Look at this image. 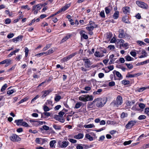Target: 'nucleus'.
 <instances>
[{
	"label": "nucleus",
	"instance_id": "43",
	"mask_svg": "<svg viewBox=\"0 0 149 149\" xmlns=\"http://www.w3.org/2000/svg\"><path fill=\"white\" fill-rule=\"evenodd\" d=\"M28 98L27 97L24 98L23 99H22L20 101H19V102H18V103L19 104H20L24 102H26V101H27V100H28Z\"/></svg>",
	"mask_w": 149,
	"mask_h": 149
},
{
	"label": "nucleus",
	"instance_id": "54",
	"mask_svg": "<svg viewBox=\"0 0 149 149\" xmlns=\"http://www.w3.org/2000/svg\"><path fill=\"white\" fill-rule=\"evenodd\" d=\"M147 136L145 135H144V134H143L141 135L137 139L138 141L140 140L141 139L143 138L144 137H146Z\"/></svg>",
	"mask_w": 149,
	"mask_h": 149
},
{
	"label": "nucleus",
	"instance_id": "19",
	"mask_svg": "<svg viewBox=\"0 0 149 149\" xmlns=\"http://www.w3.org/2000/svg\"><path fill=\"white\" fill-rule=\"evenodd\" d=\"M86 99L85 102L88 101H91L93 100V97L92 95H86Z\"/></svg>",
	"mask_w": 149,
	"mask_h": 149
},
{
	"label": "nucleus",
	"instance_id": "57",
	"mask_svg": "<svg viewBox=\"0 0 149 149\" xmlns=\"http://www.w3.org/2000/svg\"><path fill=\"white\" fill-rule=\"evenodd\" d=\"M131 142L132 141L131 140H129L128 141H125L124 142L123 144L125 146H126L130 144L131 143Z\"/></svg>",
	"mask_w": 149,
	"mask_h": 149
},
{
	"label": "nucleus",
	"instance_id": "59",
	"mask_svg": "<svg viewBox=\"0 0 149 149\" xmlns=\"http://www.w3.org/2000/svg\"><path fill=\"white\" fill-rule=\"evenodd\" d=\"M112 37V34L111 33H109L107 34V38L109 39H110Z\"/></svg>",
	"mask_w": 149,
	"mask_h": 149
},
{
	"label": "nucleus",
	"instance_id": "40",
	"mask_svg": "<svg viewBox=\"0 0 149 149\" xmlns=\"http://www.w3.org/2000/svg\"><path fill=\"white\" fill-rule=\"evenodd\" d=\"M8 86L6 84H4L2 87L1 89V92H3L5 90L6 88Z\"/></svg>",
	"mask_w": 149,
	"mask_h": 149
},
{
	"label": "nucleus",
	"instance_id": "49",
	"mask_svg": "<svg viewBox=\"0 0 149 149\" xmlns=\"http://www.w3.org/2000/svg\"><path fill=\"white\" fill-rule=\"evenodd\" d=\"M45 55V52H42V53L38 54L35 55V56H36L38 57H40L43 55Z\"/></svg>",
	"mask_w": 149,
	"mask_h": 149
},
{
	"label": "nucleus",
	"instance_id": "38",
	"mask_svg": "<svg viewBox=\"0 0 149 149\" xmlns=\"http://www.w3.org/2000/svg\"><path fill=\"white\" fill-rule=\"evenodd\" d=\"M122 83L125 85H128L130 84V81L128 80H123L122 81Z\"/></svg>",
	"mask_w": 149,
	"mask_h": 149
},
{
	"label": "nucleus",
	"instance_id": "17",
	"mask_svg": "<svg viewBox=\"0 0 149 149\" xmlns=\"http://www.w3.org/2000/svg\"><path fill=\"white\" fill-rule=\"evenodd\" d=\"M71 36V35L70 33L67 34L66 36L64 37L62 40L61 41V43H62L63 42L65 41L69 38H70Z\"/></svg>",
	"mask_w": 149,
	"mask_h": 149
},
{
	"label": "nucleus",
	"instance_id": "23",
	"mask_svg": "<svg viewBox=\"0 0 149 149\" xmlns=\"http://www.w3.org/2000/svg\"><path fill=\"white\" fill-rule=\"evenodd\" d=\"M41 8L39 5L38 4L36 6H33L32 8V11H34L35 10H39Z\"/></svg>",
	"mask_w": 149,
	"mask_h": 149
},
{
	"label": "nucleus",
	"instance_id": "48",
	"mask_svg": "<svg viewBox=\"0 0 149 149\" xmlns=\"http://www.w3.org/2000/svg\"><path fill=\"white\" fill-rule=\"evenodd\" d=\"M137 43L138 44L140 45V46H141L142 45H146V43L144 42H143L141 41L138 40L137 41Z\"/></svg>",
	"mask_w": 149,
	"mask_h": 149
},
{
	"label": "nucleus",
	"instance_id": "20",
	"mask_svg": "<svg viewBox=\"0 0 149 149\" xmlns=\"http://www.w3.org/2000/svg\"><path fill=\"white\" fill-rule=\"evenodd\" d=\"M23 120V119L17 120L15 121V123L18 126H22Z\"/></svg>",
	"mask_w": 149,
	"mask_h": 149
},
{
	"label": "nucleus",
	"instance_id": "45",
	"mask_svg": "<svg viewBox=\"0 0 149 149\" xmlns=\"http://www.w3.org/2000/svg\"><path fill=\"white\" fill-rule=\"evenodd\" d=\"M125 64L127 66V67L129 69H131L133 68V67L132 64L130 63L128 64L125 63Z\"/></svg>",
	"mask_w": 149,
	"mask_h": 149
},
{
	"label": "nucleus",
	"instance_id": "33",
	"mask_svg": "<svg viewBox=\"0 0 149 149\" xmlns=\"http://www.w3.org/2000/svg\"><path fill=\"white\" fill-rule=\"evenodd\" d=\"M51 46V44H47L46 45V46L43 49L42 51H45L46 50H47Z\"/></svg>",
	"mask_w": 149,
	"mask_h": 149
},
{
	"label": "nucleus",
	"instance_id": "58",
	"mask_svg": "<svg viewBox=\"0 0 149 149\" xmlns=\"http://www.w3.org/2000/svg\"><path fill=\"white\" fill-rule=\"evenodd\" d=\"M61 99V97L59 95H58L56 96L54 98L55 100L56 101L58 102Z\"/></svg>",
	"mask_w": 149,
	"mask_h": 149
},
{
	"label": "nucleus",
	"instance_id": "10",
	"mask_svg": "<svg viewBox=\"0 0 149 149\" xmlns=\"http://www.w3.org/2000/svg\"><path fill=\"white\" fill-rule=\"evenodd\" d=\"M77 54V52L72 53L68 56L64 58H63V61H67L71 59L74 56Z\"/></svg>",
	"mask_w": 149,
	"mask_h": 149
},
{
	"label": "nucleus",
	"instance_id": "53",
	"mask_svg": "<svg viewBox=\"0 0 149 149\" xmlns=\"http://www.w3.org/2000/svg\"><path fill=\"white\" fill-rule=\"evenodd\" d=\"M122 20L123 22H125L126 23H128L129 22L127 18H126L125 17H123Z\"/></svg>",
	"mask_w": 149,
	"mask_h": 149
},
{
	"label": "nucleus",
	"instance_id": "5",
	"mask_svg": "<svg viewBox=\"0 0 149 149\" xmlns=\"http://www.w3.org/2000/svg\"><path fill=\"white\" fill-rule=\"evenodd\" d=\"M137 121L135 120H131L129 121L128 123L125 126V127L127 129H130L134 125L137 123Z\"/></svg>",
	"mask_w": 149,
	"mask_h": 149
},
{
	"label": "nucleus",
	"instance_id": "51",
	"mask_svg": "<svg viewBox=\"0 0 149 149\" xmlns=\"http://www.w3.org/2000/svg\"><path fill=\"white\" fill-rule=\"evenodd\" d=\"M127 113H125L124 112H123L121 115V118H124L125 117H127Z\"/></svg>",
	"mask_w": 149,
	"mask_h": 149
},
{
	"label": "nucleus",
	"instance_id": "56",
	"mask_svg": "<svg viewBox=\"0 0 149 149\" xmlns=\"http://www.w3.org/2000/svg\"><path fill=\"white\" fill-rule=\"evenodd\" d=\"M11 60L10 59H6L5 60V64H11Z\"/></svg>",
	"mask_w": 149,
	"mask_h": 149
},
{
	"label": "nucleus",
	"instance_id": "9",
	"mask_svg": "<svg viewBox=\"0 0 149 149\" xmlns=\"http://www.w3.org/2000/svg\"><path fill=\"white\" fill-rule=\"evenodd\" d=\"M52 92V90L51 89L42 91V95L41 96V97L42 98H44L47 95H49Z\"/></svg>",
	"mask_w": 149,
	"mask_h": 149
},
{
	"label": "nucleus",
	"instance_id": "29",
	"mask_svg": "<svg viewBox=\"0 0 149 149\" xmlns=\"http://www.w3.org/2000/svg\"><path fill=\"white\" fill-rule=\"evenodd\" d=\"M95 56L98 57H102L104 56V55H101L99 52L96 51L95 53Z\"/></svg>",
	"mask_w": 149,
	"mask_h": 149
},
{
	"label": "nucleus",
	"instance_id": "35",
	"mask_svg": "<svg viewBox=\"0 0 149 149\" xmlns=\"http://www.w3.org/2000/svg\"><path fill=\"white\" fill-rule=\"evenodd\" d=\"M115 74L117 77L120 78V79H122V76L121 74L119 72L117 71H115Z\"/></svg>",
	"mask_w": 149,
	"mask_h": 149
},
{
	"label": "nucleus",
	"instance_id": "52",
	"mask_svg": "<svg viewBox=\"0 0 149 149\" xmlns=\"http://www.w3.org/2000/svg\"><path fill=\"white\" fill-rule=\"evenodd\" d=\"M139 107L141 109H143L145 107V105L143 103H140L139 104Z\"/></svg>",
	"mask_w": 149,
	"mask_h": 149
},
{
	"label": "nucleus",
	"instance_id": "32",
	"mask_svg": "<svg viewBox=\"0 0 149 149\" xmlns=\"http://www.w3.org/2000/svg\"><path fill=\"white\" fill-rule=\"evenodd\" d=\"M111 10L110 7H107L105 8V11L106 14H108L110 12Z\"/></svg>",
	"mask_w": 149,
	"mask_h": 149
},
{
	"label": "nucleus",
	"instance_id": "46",
	"mask_svg": "<svg viewBox=\"0 0 149 149\" xmlns=\"http://www.w3.org/2000/svg\"><path fill=\"white\" fill-rule=\"evenodd\" d=\"M146 118V116L144 115L140 116L138 117V119L140 120L144 119Z\"/></svg>",
	"mask_w": 149,
	"mask_h": 149
},
{
	"label": "nucleus",
	"instance_id": "27",
	"mask_svg": "<svg viewBox=\"0 0 149 149\" xmlns=\"http://www.w3.org/2000/svg\"><path fill=\"white\" fill-rule=\"evenodd\" d=\"M84 127L86 128H91L95 127V125L93 124L85 125Z\"/></svg>",
	"mask_w": 149,
	"mask_h": 149
},
{
	"label": "nucleus",
	"instance_id": "15",
	"mask_svg": "<svg viewBox=\"0 0 149 149\" xmlns=\"http://www.w3.org/2000/svg\"><path fill=\"white\" fill-rule=\"evenodd\" d=\"M141 54H142V55L139 57V58H145L147 56V53L145 50L144 49L141 50Z\"/></svg>",
	"mask_w": 149,
	"mask_h": 149
},
{
	"label": "nucleus",
	"instance_id": "55",
	"mask_svg": "<svg viewBox=\"0 0 149 149\" xmlns=\"http://www.w3.org/2000/svg\"><path fill=\"white\" fill-rule=\"evenodd\" d=\"M68 140L70 142L73 143H75L77 142L76 140L72 139H69Z\"/></svg>",
	"mask_w": 149,
	"mask_h": 149
},
{
	"label": "nucleus",
	"instance_id": "12",
	"mask_svg": "<svg viewBox=\"0 0 149 149\" xmlns=\"http://www.w3.org/2000/svg\"><path fill=\"white\" fill-rule=\"evenodd\" d=\"M123 12L125 14H127L130 13V8L128 6L124 7L122 8Z\"/></svg>",
	"mask_w": 149,
	"mask_h": 149
},
{
	"label": "nucleus",
	"instance_id": "28",
	"mask_svg": "<svg viewBox=\"0 0 149 149\" xmlns=\"http://www.w3.org/2000/svg\"><path fill=\"white\" fill-rule=\"evenodd\" d=\"M86 95H83L79 97V99L80 100L85 102V100L86 99Z\"/></svg>",
	"mask_w": 149,
	"mask_h": 149
},
{
	"label": "nucleus",
	"instance_id": "7",
	"mask_svg": "<svg viewBox=\"0 0 149 149\" xmlns=\"http://www.w3.org/2000/svg\"><path fill=\"white\" fill-rule=\"evenodd\" d=\"M83 61H84L85 67L86 68H89L90 67L91 65V63L90 60L88 58H85L83 59Z\"/></svg>",
	"mask_w": 149,
	"mask_h": 149
},
{
	"label": "nucleus",
	"instance_id": "11",
	"mask_svg": "<svg viewBox=\"0 0 149 149\" xmlns=\"http://www.w3.org/2000/svg\"><path fill=\"white\" fill-rule=\"evenodd\" d=\"M119 34L118 36V37L119 38H122L125 37V32L124 29H120L119 30Z\"/></svg>",
	"mask_w": 149,
	"mask_h": 149
},
{
	"label": "nucleus",
	"instance_id": "37",
	"mask_svg": "<svg viewBox=\"0 0 149 149\" xmlns=\"http://www.w3.org/2000/svg\"><path fill=\"white\" fill-rule=\"evenodd\" d=\"M89 25L90 26H93V27L95 28H96L97 27V25L95 24L94 22L92 21H90L89 22Z\"/></svg>",
	"mask_w": 149,
	"mask_h": 149
},
{
	"label": "nucleus",
	"instance_id": "62",
	"mask_svg": "<svg viewBox=\"0 0 149 149\" xmlns=\"http://www.w3.org/2000/svg\"><path fill=\"white\" fill-rule=\"evenodd\" d=\"M22 126L26 127H29L30 126L26 122L23 121Z\"/></svg>",
	"mask_w": 149,
	"mask_h": 149
},
{
	"label": "nucleus",
	"instance_id": "14",
	"mask_svg": "<svg viewBox=\"0 0 149 149\" xmlns=\"http://www.w3.org/2000/svg\"><path fill=\"white\" fill-rule=\"evenodd\" d=\"M141 75V74L140 73H137L136 74H130V73H128L126 77L129 78H133L135 77H136L138 76H140Z\"/></svg>",
	"mask_w": 149,
	"mask_h": 149
},
{
	"label": "nucleus",
	"instance_id": "39",
	"mask_svg": "<svg viewBox=\"0 0 149 149\" xmlns=\"http://www.w3.org/2000/svg\"><path fill=\"white\" fill-rule=\"evenodd\" d=\"M43 109L45 112L49 111L50 109L46 105H44L43 106Z\"/></svg>",
	"mask_w": 149,
	"mask_h": 149
},
{
	"label": "nucleus",
	"instance_id": "63",
	"mask_svg": "<svg viewBox=\"0 0 149 149\" xmlns=\"http://www.w3.org/2000/svg\"><path fill=\"white\" fill-rule=\"evenodd\" d=\"M11 22L10 19L7 18L5 20V23L6 24H8L10 23Z\"/></svg>",
	"mask_w": 149,
	"mask_h": 149
},
{
	"label": "nucleus",
	"instance_id": "21",
	"mask_svg": "<svg viewBox=\"0 0 149 149\" xmlns=\"http://www.w3.org/2000/svg\"><path fill=\"white\" fill-rule=\"evenodd\" d=\"M119 12L118 11H116L113 15V17L115 19H117L119 16Z\"/></svg>",
	"mask_w": 149,
	"mask_h": 149
},
{
	"label": "nucleus",
	"instance_id": "3",
	"mask_svg": "<svg viewBox=\"0 0 149 149\" xmlns=\"http://www.w3.org/2000/svg\"><path fill=\"white\" fill-rule=\"evenodd\" d=\"M10 140L13 142H18L21 141V138L15 134H13L10 137Z\"/></svg>",
	"mask_w": 149,
	"mask_h": 149
},
{
	"label": "nucleus",
	"instance_id": "8",
	"mask_svg": "<svg viewBox=\"0 0 149 149\" xmlns=\"http://www.w3.org/2000/svg\"><path fill=\"white\" fill-rule=\"evenodd\" d=\"M35 142L36 143L40 144H42L44 143L47 142V139H43L41 138H36Z\"/></svg>",
	"mask_w": 149,
	"mask_h": 149
},
{
	"label": "nucleus",
	"instance_id": "13",
	"mask_svg": "<svg viewBox=\"0 0 149 149\" xmlns=\"http://www.w3.org/2000/svg\"><path fill=\"white\" fill-rule=\"evenodd\" d=\"M70 3H69L66 4L61 9L59 10L60 11V13H61L62 11H65L70 6Z\"/></svg>",
	"mask_w": 149,
	"mask_h": 149
},
{
	"label": "nucleus",
	"instance_id": "26",
	"mask_svg": "<svg viewBox=\"0 0 149 149\" xmlns=\"http://www.w3.org/2000/svg\"><path fill=\"white\" fill-rule=\"evenodd\" d=\"M125 58L126 61H130L133 60V58H132L129 55H127L125 57Z\"/></svg>",
	"mask_w": 149,
	"mask_h": 149
},
{
	"label": "nucleus",
	"instance_id": "60",
	"mask_svg": "<svg viewBox=\"0 0 149 149\" xmlns=\"http://www.w3.org/2000/svg\"><path fill=\"white\" fill-rule=\"evenodd\" d=\"M100 15V16L104 18L105 17L104 11V10L101 11Z\"/></svg>",
	"mask_w": 149,
	"mask_h": 149
},
{
	"label": "nucleus",
	"instance_id": "64",
	"mask_svg": "<svg viewBox=\"0 0 149 149\" xmlns=\"http://www.w3.org/2000/svg\"><path fill=\"white\" fill-rule=\"evenodd\" d=\"M108 47L110 50H113L115 48L114 45H109Z\"/></svg>",
	"mask_w": 149,
	"mask_h": 149
},
{
	"label": "nucleus",
	"instance_id": "42",
	"mask_svg": "<svg viewBox=\"0 0 149 149\" xmlns=\"http://www.w3.org/2000/svg\"><path fill=\"white\" fill-rule=\"evenodd\" d=\"M94 28L95 27H94L93 26H90L86 27V29L89 31H93Z\"/></svg>",
	"mask_w": 149,
	"mask_h": 149
},
{
	"label": "nucleus",
	"instance_id": "41",
	"mask_svg": "<svg viewBox=\"0 0 149 149\" xmlns=\"http://www.w3.org/2000/svg\"><path fill=\"white\" fill-rule=\"evenodd\" d=\"M56 141L55 140H52L50 141L49 145L51 147H53L54 146V145L56 143Z\"/></svg>",
	"mask_w": 149,
	"mask_h": 149
},
{
	"label": "nucleus",
	"instance_id": "61",
	"mask_svg": "<svg viewBox=\"0 0 149 149\" xmlns=\"http://www.w3.org/2000/svg\"><path fill=\"white\" fill-rule=\"evenodd\" d=\"M81 145V144H78L76 147V148L77 149H83V147Z\"/></svg>",
	"mask_w": 149,
	"mask_h": 149
},
{
	"label": "nucleus",
	"instance_id": "22",
	"mask_svg": "<svg viewBox=\"0 0 149 149\" xmlns=\"http://www.w3.org/2000/svg\"><path fill=\"white\" fill-rule=\"evenodd\" d=\"M148 63H149V59L146 60L141 62L137 64V65H141L144 64H146Z\"/></svg>",
	"mask_w": 149,
	"mask_h": 149
},
{
	"label": "nucleus",
	"instance_id": "25",
	"mask_svg": "<svg viewBox=\"0 0 149 149\" xmlns=\"http://www.w3.org/2000/svg\"><path fill=\"white\" fill-rule=\"evenodd\" d=\"M83 105V103L82 102H77L75 104V108L76 109H78Z\"/></svg>",
	"mask_w": 149,
	"mask_h": 149
},
{
	"label": "nucleus",
	"instance_id": "47",
	"mask_svg": "<svg viewBox=\"0 0 149 149\" xmlns=\"http://www.w3.org/2000/svg\"><path fill=\"white\" fill-rule=\"evenodd\" d=\"M116 41L117 42V43L120 44L121 43L123 44L125 42V41L123 40L119 39L116 40Z\"/></svg>",
	"mask_w": 149,
	"mask_h": 149
},
{
	"label": "nucleus",
	"instance_id": "18",
	"mask_svg": "<svg viewBox=\"0 0 149 149\" xmlns=\"http://www.w3.org/2000/svg\"><path fill=\"white\" fill-rule=\"evenodd\" d=\"M84 134H83L79 133L74 136V138L77 139H80L83 138L84 137Z\"/></svg>",
	"mask_w": 149,
	"mask_h": 149
},
{
	"label": "nucleus",
	"instance_id": "31",
	"mask_svg": "<svg viewBox=\"0 0 149 149\" xmlns=\"http://www.w3.org/2000/svg\"><path fill=\"white\" fill-rule=\"evenodd\" d=\"M53 127L56 130H59L61 129V126L60 125H53Z\"/></svg>",
	"mask_w": 149,
	"mask_h": 149
},
{
	"label": "nucleus",
	"instance_id": "50",
	"mask_svg": "<svg viewBox=\"0 0 149 149\" xmlns=\"http://www.w3.org/2000/svg\"><path fill=\"white\" fill-rule=\"evenodd\" d=\"M22 57V55H19L17 56V57L15 58V60L16 61H19Z\"/></svg>",
	"mask_w": 149,
	"mask_h": 149
},
{
	"label": "nucleus",
	"instance_id": "36",
	"mask_svg": "<svg viewBox=\"0 0 149 149\" xmlns=\"http://www.w3.org/2000/svg\"><path fill=\"white\" fill-rule=\"evenodd\" d=\"M15 92L16 91L15 89H11L8 91L7 92V94L8 95H11Z\"/></svg>",
	"mask_w": 149,
	"mask_h": 149
},
{
	"label": "nucleus",
	"instance_id": "6",
	"mask_svg": "<svg viewBox=\"0 0 149 149\" xmlns=\"http://www.w3.org/2000/svg\"><path fill=\"white\" fill-rule=\"evenodd\" d=\"M69 143V142L68 141H65L62 142L59 141L58 142V144L59 147L62 148H64L66 147Z\"/></svg>",
	"mask_w": 149,
	"mask_h": 149
},
{
	"label": "nucleus",
	"instance_id": "2",
	"mask_svg": "<svg viewBox=\"0 0 149 149\" xmlns=\"http://www.w3.org/2000/svg\"><path fill=\"white\" fill-rule=\"evenodd\" d=\"M123 103L122 97L120 95H118L116 98V101H113L111 104L114 107H118L119 105H121Z\"/></svg>",
	"mask_w": 149,
	"mask_h": 149
},
{
	"label": "nucleus",
	"instance_id": "4",
	"mask_svg": "<svg viewBox=\"0 0 149 149\" xmlns=\"http://www.w3.org/2000/svg\"><path fill=\"white\" fill-rule=\"evenodd\" d=\"M136 3L138 6L141 8L146 9L148 8V6L147 5L143 2L140 1H137Z\"/></svg>",
	"mask_w": 149,
	"mask_h": 149
},
{
	"label": "nucleus",
	"instance_id": "44",
	"mask_svg": "<svg viewBox=\"0 0 149 149\" xmlns=\"http://www.w3.org/2000/svg\"><path fill=\"white\" fill-rule=\"evenodd\" d=\"M45 104L46 105H49L51 106L53 105L52 102V101L50 100H47V102L45 103Z\"/></svg>",
	"mask_w": 149,
	"mask_h": 149
},
{
	"label": "nucleus",
	"instance_id": "1",
	"mask_svg": "<svg viewBox=\"0 0 149 149\" xmlns=\"http://www.w3.org/2000/svg\"><path fill=\"white\" fill-rule=\"evenodd\" d=\"M107 100L105 98H97L95 99L93 101L94 103L96 102V106L98 107H102L106 103Z\"/></svg>",
	"mask_w": 149,
	"mask_h": 149
},
{
	"label": "nucleus",
	"instance_id": "30",
	"mask_svg": "<svg viewBox=\"0 0 149 149\" xmlns=\"http://www.w3.org/2000/svg\"><path fill=\"white\" fill-rule=\"evenodd\" d=\"M85 137L90 141H92L93 140V137L88 134H86V135Z\"/></svg>",
	"mask_w": 149,
	"mask_h": 149
},
{
	"label": "nucleus",
	"instance_id": "34",
	"mask_svg": "<svg viewBox=\"0 0 149 149\" xmlns=\"http://www.w3.org/2000/svg\"><path fill=\"white\" fill-rule=\"evenodd\" d=\"M148 88H149V87H142L139 88L138 89V91L139 92H142L144 90H145V89H146Z\"/></svg>",
	"mask_w": 149,
	"mask_h": 149
},
{
	"label": "nucleus",
	"instance_id": "24",
	"mask_svg": "<svg viewBox=\"0 0 149 149\" xmlns=\"http://www.w3.org/2000/svg\"><path fill=\"white\" fill-rule=\"evenodd\" d=\"M54 51L52 48H51L49 49L47 52H45V56H47L50 54H51L53 53Z\"/></svg>",
	"mask_w": 149,
	"mask_h": 149
},
{
	"label": "nucleus",
	"instance_id": "16",
	"mask_svg": "<svg viewBox=\"0 0 149 149\" xmlns=\"http://www.w3.org/2000/svg\"><path fill=\"white\" fill-rule=\"evenodd\" d=\"M22 37V36H19L17 38L13 39V41L14 42H16L17 41H21Z\"/></svg>",
	"mask_w": 149,
	"mask_h": 149
}]
</instances>
